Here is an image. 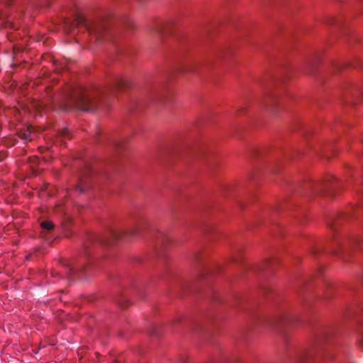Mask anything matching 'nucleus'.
<instances>
[{"label":"nucleus","mask_w":363,"mask_h":363,"mask_svg":"<svg viewBox=\"0 0 363 363\" xmlns=\"http://www.w3.org/2000/svg\"><path fill=\"white\" fill-rule=\"evenodd\" d=\"M130 86V82L123 78L116 77L106 90L90 91L82 86L69 89L62 100L57 102L58 108L64 112L69 110L89 111L96 107L97 94L113 95L117 91L123 90Z\"/></svg>","instance_id":"nucleus-1"},{"label":"nucleus","mask_w":363,"mask_h":363,"mask_svg":"<svg viewBox=\"0 0 363 363\" xmlns=\"http://www.w3.org/2000/svg\"><path fill=\"white\" fill-rule=\"evenodd\" d=\"M147 221L143 219L135 221L127 230H114L109 232L108 238L101 239V242L106 244H112L116 240L128 241L139 236L141 232L147 226Z\"/></svg>","instance_id":"nucleus-2"},{"label":"nucleus","mask_w":363,"mask_h":363,"mask_svg":"<svg viewBox=\"0 0 363 363\" xmlns=\"http://www.w3.org/2000/svg\"><path fill=\"white\" fill-rule=\"evenodd\" d=\"M75 26H83L89 34L97 40H102L108 35V25L104 21L90 23L83 16H77L74 21L68 25L69 31L73 30Z\"/></svg>","instance_id":"nucleus-3"},{"label":"nucleus","mask_w":363,"mask_h":363,"mask_svg":"<svg viewBox=\"0 0 363 363\" xmlns=\"http://www.w3.org/2000/svg\"><path fill=\"white\" fill-rule=\"evenodd\" d=\"M330 334L327 330H320L315 337V343L313 350L306 357L307 359L322 358L327 356L332 358V355L326 351L325 345L329 342Z\"/></svg>","instance_id":"nucleus-4"},{"label":"nucleus","mask_w":363,"mask_h":363,"mask_svg":"<svg viewBox=\"0 0 363 363\" xmlns=\"http://www.w3.org/2000/svg\"><path fill=\"white\" fill-rule=\"evenodd\" d=\"M291 321V318L286 313H281L273 315L270 318L267 324L273 328H281Z\"/></svg>","instance_id":"nucleus-5"},{"label":"nucleus","mask_w":363,"mask_h":363,"mask_svg":"<svg viewBox=\"0 0 363 363\" xmlns=\"http://www.w3.org/2000/svg\"><path fill=\"white\" fill-rule=\"evenodd\" d=\"M357 242L358 240L356 238H353L347 242L337 240L336 242V246L338 249H334L333 253L338 255L341 252L343 255L344 259H346V254L349 251L350 247L357 245Z\"/></svg>","instance_id":"nucleus-6"},{"label":"nucleus","mask_w":363,"mask_h":363,"mask_svg":"<svg viewBox=\"0 0 363 363\" xmlns=\"http://www.w3.org/2000/svg\"><path fill=\"white\" fill-rule=\"evenodd\" d=\"M90 174L91 169H89V167H86L84 172L82 173L79 179V182L76 186V188L78 189L79 192H84L86 188H88L89 186V184L88 183V179Z\"/></svg>","instance_id":"nucleus-7"},{"label":"nucleus","mask_w":363,"mask_h":363,"mask_svg":"<svg viewBox=\"0 0 363 363\" xmlns=\"http://www.w3.org/2000/svg\"><path fill=\"white\" fill-rule=\"evenodd\" d=\"M334 187V185L330 183V180L328 179L327 181L316 184L313 187V191L318 194H323L326 191H328V193L332 195L333 191H330V189Z\"/></svg>","instance_id":"nucleus-8"},{"label":"nucleus","mask_w":363,"mask_h":363,"mask_svg":"<svg viewBox=\"0 0 363 363\" xmlns=\"http://www.w3.org/2000/svg\"><path fill=\"white\" fill-rule=\"evenodd\" d=\"M33 127H26V128L21 129L18 132V135L19 138H21L23 140L27 142L33 140L31 138V134L33 131Z\"/></svg>","instance_id":"nucleus-9"},{"label":"nucleus","mask_w":363,"mask_h":363,"mask_svg":"<svg viewBox=\"0 0 363 363\" xmlns=\"http://www.w3.org/2000/svg\"><path fill=\"white\" fill-rule=\"evenodd\" d=\"M277 102V97L272 94L266 96L264 101H263L266 106L271 109L272 112H274L276 111Z\"/></svg>","instance_id":"nucleus-10"},{"label":"nucleus","mask_w":363,"mask_h":363,"mask_svg":"<svg viewBox=\"0 0 363 363\" xmlns=\"http://www.w3.org/2000/svg\"><path fill=\"white\" fill-rule=\"evenodd\" d=\"M85 268L84 267H70L69 269V273L70 277L77 276L79 279H84L86 277L84 275Z\"/></svg>","instance_id":"nucleus-11"},{"label":"nucleus","mask_w":363,"mask_h":363,"mask_svg":"<svg viewBox=\"0 0 363 363\" xmlns=\"http://www.w3.org/2000/svg\"><path fill=\"white\" fill-rule=\"evenodd\" d=\"M165 29L164 25L158 23L152 28V32L159 37H162V34L165 32Z\"/></svg>","instance_id":"nucleus-12"},{"label":"nucleus","mask_w":363,"mask_h":363,"mask_svg":"<svg viewBox=\"0 0 363 363\" xmlns=\"http://www.w3.org/2000/svg\"><path fill=\"white\" fill-rule=\"evenodd\" d=\"M179 70L182 72L195 73L196 69L192 65H184L179 67Z\"/></svg>","instance_id":"nucleus-13"},{"label":"nucleus","mask_w":363,"mask_h":363,"mask_svg":"<svg viewBox=\"0 0 363 363\" xmlns=\"http://www.w3.org/2000/svg\"><path fill=\"white\" fill-rule=\"evenodd\" d=\"M40 225L43 230H48V231H50L54 227L53 223L50 221H43L41 223Z\"/></svg>","instance_id":"nucleus-14"},{"label":"nucleus","mask_w":363,"mask_h":363,"mask_svg":"<svg viewBox=\"0 0 363 363\" xmlns=\"http://www.w3.org/2000/svg\"><path fill=\"white\" fill-rule=\"evenodd\" d=\"M153 100L155 101L156 102L161 103L162 100V97L161 96L157 95V96H154Z\"/></svg>","instance_id":"nucleus-15"},{"label":"nucleus","mask_w":363,"mask_h":363,"mask_svg":"<svg viewBox=\"0 0 363 363\" xmlns=\"http://www.w3.org/2000/svg\"><path fill=\"white\" fill-rule=\"evenodd\" d=\"M61 135L62 136H68L69 135V130L67 129H62L61 130Z\"/></svg>","instance_id":"nucleus-16"},{"label":"nucleus","mask_w":363,"mask_h":363,"mask_svg":"<svg viewBox=\"0 0 363 363\" xmlns=\"http://www.w3.org/2000/svg\"><path fill=\"white\" fill-rule=\"evenodd\" d=\"M126 302H127V301H125V300H123V301L118 300V301H117L118 304L121 307H124V306H125V303Z\"/></svg>","instance_id":"nucleus-17"},{"label":"nucleus","mask_w":363,"mask_h":363,"mask_svg":"<svg viewBox=\"0 0 363 363\" xmlns=\"http://www.w3.org/2000/svg\"><path fill=\"white\" fill-rule=\"evenodd\" d=\"M6 157V154L3 152H0V162Z\"/></svg>","instance_id":"nucleus-18"},{"label":"nucleus","mask_w":363,"mask_h":363,"mask_svg":"<svg viewBox=\"0 0 363 363\" xmlns=\"http://www.w3.org/2000/svg\"><path fill=\"white\" fill-rule=\"evenodd\" d=\"M114 363H122V362L120 360H115Z\"/></svg>","instance_id":"nucleus-19"},{"label":"nucleus","mask_w":363,"mask_h":363,"mask_svg":"<svg viewBox=\"0 0 363 363\" xmlns=\"http://www.w3.org/2000/svg\"><path fill=\"white\" fill-rule=\"evenodd\" d=\"M126 26H128V27H130V23H129V22H127V23H126Z\"/></svg>","instance_id":"nucleus-20"},{"label":"nucleus","mask_w":363,"mask_h":363,"mask_svg":"<svg viewBox=\"0 0 363 363\" xmlns=\"http://www.w3.org/2000/svg\"><path fill=\"white\" fill-rule=\"evenodd\" d=\"M194 257H195V259H196V260H197V259H198V258H197V255H196V254H195V255H194Z\"/></svg>","instance_id":"nucleus-21"},{"label":"nucleus","mask_w":363,"mask_h":363,"mask_svg":"<svg viewBox=\"0 0 363 363\" xmlns=\"http://www.w3.org/2000/svg\"><path fill=\"white\" fill-rule=\"evenodd\" d=\"M51 109H52V111H53L56 110V108H52V107L51 108Z\"/></svg>","instance_id":"nucleus-22"}]
</instances>
